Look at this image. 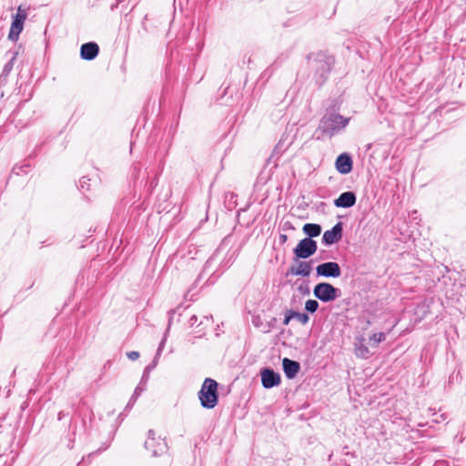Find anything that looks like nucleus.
I'll list each match as a JSON object with an SVG mask.
<instances>
[{
	"mask_svg": "<svg viewBox=\"0 0 466 466\" xmlns=\"http://www.w3.org/2000/svg\"><path fill=\"white\" fill-rule=\"evenodd\" d=\"M350 118L333 112L328 111L321 117L319 129L327 137H331L343 130L349 124Z\"/></svg>",
	"mask_w": 466,
	"mask_h": 466,
	"instance_id": "f257e3e1",
	"label": "nucleus"
},
{
	"mask_svg": "<svg viewBox=\"0 0 466 466\" xmlns=\"http://www.w3.org/2000/svg\"><path fill=\"white\" fill-rule=\"evenodd\" d=\"M309 60L310 61V66L315 70L316 82L319 86H321L328 78L334 58L326 53L319 52L309 56Z\"/></svg>",
	"mask_w": 466,
	"mask_h": 466,
	"instance_id": "f03ea898",
	"label": "nucleus"
},
{
	"mask_svg": "<svg viewBox=\"0 0 466 466\" xmlns=\"http://www.w3.org/2000/svg\"><path fill=\"white\" fill-rule=\"evenodd\" d=\"M198 398L202 407L213 409L218 400V382L215 380L207 378L198 392Z\"/></svg>",
	"mask_w": 466,
	"mask_h": 466,
	"instance_id": "7ed1b4c3",
	"label": "nucleus"
},
{
	"mask_svg": "<svg viewBox=\"0 0 466 466\" xmlns=\"http://www.w3.org/2000/svg\"><path fill=\"white\" fill-rule=\"evenodd\" d=\"M313 295L322 302H331L340 295V290L330 283L320 282L314 287Z\"/></svg>",
	"mask_w": 466,
	"mask_h": 466,
	"instance_id": "20e7f679",
	"label": "nucleus"
},
{
	"mask_svg": "<svg viewBox=\"0 0 466 466\" xmlns=\"http://www.w3.org/2000/svg\"><path fill=\"white\" fill-rule=\"evenodd\" d=\"M28 15L27 9L24 8L22 5L17 7V11L15 15L12 16V24L10 27V31L8 34V38L11 41H17L19 38V35L24 28L25 21L26 20Z\"/></svg>",
	"mask_w": 466,
	"mask_h": 466,
	"instance_id": "39448f33",
	"label": "nucleus"
},
{
	"mask_svg": "<svg viewBox=\"0 0 466 466\" xmlns=\"http://www.w3.org/2000/svg\"><path fill=\"white\" fill-rule=\"evenodd\" d=\"M145 448L149 451L154 457L160 456L167 452V444L164 439L156 438L155 432L150 430L148 431V437L145 441Z\"/></svg>",
	"mask_w": 466,
	"mask_h": 466,
	"instance_id": "423d86ee",
	"label": "nucleus"
},
{
	"mask_svg": "<svg viewBox=\"0 0 466 466\" xmlns=\"http://www.w3.org/2000/svg\"><path fill=\"white\" fill-rule=\"evenodd\" d=\"M317 242L309 238L301 239L293 252L297 258H308L317 251Z\"/></svg>",
	"mask_w": 466,
	"mask_h": 466,
	"instance_id": "0eeeda50",
	"label": "nucleus"
},
{
	"mask_svg": "<svg viewBox=\"0 0 466 466\" xmlns=\"http://www.w3.org/2000/svg\"><path fill=\"white\" fill-rule=\"evenodd\" d=\"M317 275L325 278H339L341 274L340 267L337 262H324L317 266Z\"/></svg>",
	"mask_w": 466,
	"mask_h": 466,
	"instance_id": "6e6552de",
	"label": "nucleus"
},
{
	"mask_svg": "<svg viewBox=\"0 0 466 466\" xmlns=\"http://www.w3.org/2000/svg\"><path fill=\"white\" fill-rule=\"evenodd\" d=\"M261 383L265 389L279 386L281 382L280 375L270 368H264L260 371Z\"/></svg>",
	"mask_w": 466,
	"mask_h": 466,
	"instance_id": "1a4fd4ad",
	"label": "nucleus"
},
{
	"mask_svg": "<svg viewBox=\"0 0 466 466\" xmlns=\"http://www.w3.org/2000/svg\"><path fill=\"white\" fill-rule=\"evenodd\" d=\"M343 226L341 222H338L329 230H326L322 236V242L326 246H330L339 242L342 238Z\"/></svg>",
	"mask_w": 466,
	"mask_h": 466,
	"instance_id": "9d476101",
	"label": "nucleus"
},
{
	"mask_svg": "<svg viewBox=\"0 0 466 466\" xmlns=\"http://www.w3.org/2000/svg\"><path fill=\"white\" fill-rule=\"evenodd\" d=\"M352 159L348 153L340 154L336 159V169L342 175H347L352 170Z\"/></svg>",
	"mask_w": 466,
	"mask_h": 466,
	"instance_id": "9b49d317",
	"label": "nucleus"
},
{
	"mask_svg": "<svg viewBox=\"0 0 466 466\" xmlns=\"http://www.w3.org/2000/svg\"><path fill=\"white\" fill-rule=\"evenodd\" d=\"M99 53V46L95 42L85 43L80 47V56L84 60H93Z\"/></svg>",
	"mask_w": 466,
	"mask_h": 466,
	"instance_id": "f8f14e48",
	"label": "nucleus"
},
{
	"mask_svg": "<svg viewBox=\"0 0 466 466\" xmlns=\"http://www.w3.org/2000/svg\"><path fill=\"white\" fill-rule=\"evenodd\" d=\"M357 200L356 195L352 191H346L339 195L338 198L334 200V205L337 208H348L355 205Z\"/></svg>",
	"mask_w": 466,
	"mask_h": 466,
	"instance_id": "ddd939ff",
	"label": "nucleus"
},
{
	"mask_svg": "<svg viewBox=\"0 0 466 466\" xmlns=\"http://www.w3.org/2000/svg\"><path fill=\"white\" fill-rule=\"evenodd\" d=\"M282 366L286 377L289 380L294 379L300 370L299 362L290 360L289 358L283 359Z\"/></svg>",
	"mask_w": 466,
	"mask_h": 466,
	"instance_id": "4468645a",
	"label": "nucleus"
},
{
	"mask_svg": "<svg viewBox=\"0 0 466 466\" xmlns=\"http://www.w3.org/2000/svg\"><path fill=\"white\" fill-rule=\"evenodd\" d=\"M312 268L309 262L300 261L297 267H291L289 273L294 276L309 277Z\"/></svg>",
	"mask_w": 466,
	"mask_h": 466,
	"instance_id": "2eb2a0df",
	"label": "nucleus"
},
{
	"mask_svg": "<svg viewBox=\"0 0 466 466\" xmlns=\"http://www.w3.org/2000/svg\"><path fill=\"white\" fill-rule=\"evenodd\" d=\"M8 55H10V58H9V61L5 65V66L3 68L2 74L0 76L1 79H5L8 76V75L10 74V72L12 71L14 65H15V61L18 56V50H10L8 52Z\"/></svg>",
	"mask_w": 466,
	"mask_h": 466,
	"instance_id": "dca6fc26",
	"label": "nucleus"
},
{
	"mask_svg": "<svg viewBox=\"0 0 466 466\" xmlns=\"http://www.w3.org/2000/svg\"><path fill=\"white\" fill-rule=\"evenodd\" d=\"M302 230L308 236L307 238L312 239L320 235L321 226L315 223H307L303 226Z\"/></svg>",
	"mask_w": 466,
	"mask_h": 466,
	"instance_id": "f3484780",
	"label": "nucleus"
},
{
	"mask_svg": "<svg viewBox=\"0 0 466 466\" xmlns=\"http://www.w3.org/2000/svg\"><path fill=\"white\" fill-rule=\"evenodd\" d=\"M157 360H153L152 363L147 365L145 370H144V373H143V376H142V379H141V382H144V384L147 383L148 378H149V373L152 370H154L156 368V366L157 365Z\"/></svg>",
	"mask_w": 466,
	"mask_h": 466,
	"instance_id": "a211bd4d",
	"label": "nucleus"
},
{
	"mask_svg": "<svg viewBox=\"0 0 466 466\" xmlns=\"http://www.w3.org/2000/svg\"><path fill=\"white\" fill-rule=\"evenodd\" d=\"M293 319H296L299 322L305 325L309 322V317L307 313H301L292 310Z\"/></svg>",
	"mask_w": 466,
	"mask_h": 466,
	"instance_id": "6ab92c4d",
	"label": "nucleus"
},
{
	"mask_svg": "<svg viewBox=\"0 0 466 466\" xmlns=\"http://www.w3.org/2000/svg\"><path fill=\"white\" fill-rule=\"evenodd\" d=\"M319 309V302L315 299H309L305 303V309L309 313H314Z\"/></svg>",
	"mask_w": 466,
	"mask_h": 466,
	"instance_id": "aec40b11",
	"label": "nucleus"
},
{
	"mask_svg": "<svg viewBox=\"0 0 466 466\" xmlns=\"http://www.w3.org/2000/svg\"><path fill=\"white\" fill-rule=\"evenodd\" d=\"M386 336L383 332L374 333L370 338V341H372L374 346H377L380 342L385 339Z\"/></svg>",
	"mask_w": 466,
	"mask_h": 466,
	"instance_id": "412c9836",
	"label": "nucleus"
},
{
	"mask_svg": "<svg viewBox=\"0 0 466 466\" xmlns=\"http://www.w3.org/2000/svg\"><path fill=\"white\" fill-rule=\"evenodd\" d=\"M142 384H144V382L140 381L139 385L135 389V391H134L133 395L131 396L132 403H135L137 401L138 396L145 390V387L142 386Z\"/></svg>",
	"mask_w": 466,
	"mask_h": 466,
	"instance_id": "4be33fe9",
	"label": "nucleus"
},
{
	"mask_svg": "<svg viewBox=\"0 0 466 466\" xmlns=\"http://www.w3.org/2000/svg\"><path fill=\"white\" fill-rule=\"evenodd\" d=\"M89 181H90V179L87 177H83L79 181V186H80L81 189L89 190V188H90Z\"/></svg>",
	"mask_w": 466,
	"mask_h": 466,
	"instance_id": "5701e85b",
	"label": "nucleus"
},
{
	"mask_svg": "<svg viewBox=\"0 0 466 466\" xmlns=\"http://www.w3.org/2000/svg\"><path fill=\"white\" fill-rule=\"evenodd\" d=\"M141 171L140 164L137 163L132 167L131 176L134 179H137L139 172Z\"/></svg>",
	"mask_w": 466,
	"mask_h": 466,
	"instance_id": "b1692460",
	"label": "nucleus"
},
{
	"mask_svg": "<svg viewBox=\"0 0 466 466\" xmlns=\"http://www.w3.org/2000/svg\"><path fill=\"white\" fill-rule=\"evenodd\" d=\"M292 319H293L292 309H287L285 312V318L283 319V324L285 326L289 325Z\"/></svg>",
	"mask_w": 466,
	"mask_h": 466,
	"instance_id": "393cba45",
	"label": "nucleus"
},
{
	"mask_svg": "<svg viewBox=\"0 0 466 466\" xmlns=\"http://www.w3.org/2000/svg\"><path fill=\"white\" fill-rule=\"evenodd\" d=\"M165 341L166 339H162V341L160 342L158 348H157V353H156V356L154 358V360H157L158 361V359L163 351V349H164V346H165Z\"/></svg>",
	"mask_w": 466,
	"mask_h": 466,
	"instance_id": "a878e982",
	"label": "nucleus"
},
{
	"mask_svg": "<svg viewBox=\"0 0 466 466\" xmlns=\"http://www.w3.org/2000/svg\"><path fill=\"white\" fill-rule=\"evenodd\" d=\"M127 356L130 360H137L139 358L140 354L138 351H128L127 353Z\"/></svg>",
	"mask_w": 466,
	"mask_h": 466,
	"instance_id": "bb28decb",
	"label": "nucleus"
},
{
	"mask_svg": "<svg viewBox=\"0 0 466 466\" xmlns=\"http://www.w3.org/2000/svg\"><path fill=\"white\" fill-rule=\"evenodd\" d=\"M198 316H197V315H192V316L189 318V319H188V325H189L190 327H193V326H195V325H196V323L198 322Z\"/></svg>",
	"mask_w": 466,
	"mask_h": 466,
	"instance_id": "cd10ccee",
	"label": "nucleus"
},
{
	"mask_svg": "<svg viewBox=\"0 0 466 466\" xmlns=\"http://www.w3.org/2000/svg\"><path fill=\"white\" fill-rule=\"evenodd\" d=\"M288 240V236L286 234H280L279 235V242L280 244L286 243Z\"/></svg>",
	"mask_w": 466,
	"mask_h": 466,
	"instance_id": "c85d7f7f",
	"label": "nucleus"
},
{
	"mask_svg": "<svg viewBox=\"0 0 466 466\" xmlns=\"http://www.w3.org/2000/svg\"><path fill=\"white\" fill-rule=\"evenodd\" d=\"M134 403H132L131 399L129 400L127 405L126 406V410H129L133 407Z\"/></svg>",
	"mask_w": 466,
	"mask_h": 466,
	"instance_id": "c756f323",
	"label": "nucleus"
},
{
	"mask_svg": "<svg viewBox=\"0 0 466 466\" xmlns=\"http://www.w3.org/2000/svg\"><path fill=\"white\" fill-rule=\"evenodd\" d=\"M157 185V178L153 179L150 183V187H154L155 186Z\"/></svg>",
	"mask_w": 466,
	"mask_h": 466,
	"instance_id": "7c9ffc66",
	"label": "nucleus"
}]
</instances>
